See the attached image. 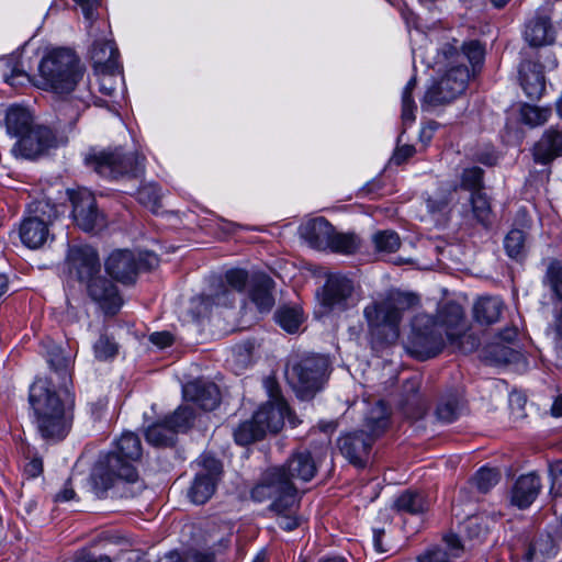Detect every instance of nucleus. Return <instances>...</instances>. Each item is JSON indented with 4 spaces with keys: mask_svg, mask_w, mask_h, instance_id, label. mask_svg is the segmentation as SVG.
I'll return each instance as SVG.
<instances>
[{
    "mask_svg": "<svg viewBox=\"0 0 562 562\" xmlns=\"http://www.w3.org/2000/svg\"><path fill=\"white\" fill-rule=\"evenodd\" d=\"M519 75L525 93L531 99L540 98L546 89L543 67L537 63L524 61Z\"/></svg>",
    "mask_w": 562,
    "mask_h": 562,
    "instance_id": "c85d7f7f",
    "label": "nucleus"
},
{
    "mask_svg": "<svg viewBox=\"0 0 562 562\" xmlns=\"http://www.w3.org/2000/svg\"><path fill=\"white\" fill-rule=\"evenodd\" d=\"M251 499L262 503L271 499L268 510L276 518L277 525L284 531L299 528L304 519L299 514L300 498L294 483L283 477L279 468L268 469L251 492Z\"/></svg>",
    "mask_w": 562,
    "mask_h": 562,
    "instance_id": "7ed1b4c3",
    "label": "nucleus"
},
{
    "mask_svg": "<svg viewBox=\"0 0 562 562\" xmlns=\"http://www.w3.org/2000/svg\"><path fill=\"white\" fill-rule=\"evenodd\" d=\"M464 529L472 539H482L487 532V529L477 522V518H468Z\"/></svg>",
    "mask_w": 562,
    "mask_h": 562,
    "instance_id": "0e129e2a",
    "label": "nucleus"
},
{
    "mask_svg": "<svg viewBox=\"0 0 562 562\" xmlns=\"http://www.w3.org/2000/svg\"><path fill=\"white\" fill-rule=\"evenodd\" d=\"M149 340L159 348H166L172 345L173 336L168 331H156L149 336Z\"/></svg>",
    "mask_w": 562,
    "mask_h": 562,
    "instance_id": "774afa93",
    "label": "nucleus"
},
{
    "mask_svg": "<svg viewBox=\"0 0 562 562\" xmlns=\"http://www.w3.org/2000/svg\"><path fill=\"white\" fill-rule=\"evenodd\" d=\"M188 401L193 402L204 411H213L220 404V390L212 382L193 381L183 389Z\"/></svg>",
    "mask_w": 562,
    "mask_h": 562,
    "instance_id": "b1692460",
    "label": "nucleus"
},
{
    "mask_svg": "<svg viewBox=\"0 0 562 562\" xmlns=\"http://www.w3.org/2000/svg\"><path fill=\"white\" fill-rule=\"evenodd\" d=\"M88 296L105 314L115 315L123 305L117 286L101 273L85 283Z\"/></svg>",
    "mask_w": 562,
    "mask_h": 562,
    "instance_id": "2eb2a0df",
    "label": "nucleus"
},
{
    "mask_svg": "<svg viewBox=\"0 0 562 562\" xmlns=\"http://www.w3.org/2000/svg\"><path fill=\"white\" fill-rule=\"evenodd\" d=\"M137 200L153 213H158L161 206L160 188L155 183H148L140 187L137 191Z\"/></svg>",
    "mask_w": 562,
    "mask_h": 562,
    "instance_id": "c03bdc74",
    "label": "nucleus"
},
{
    "mask_svg": "<svg viewBox=\"0 0 562 562\" xmlns=\"http://www.w3.org/2000/svg\"><path fill=\"white\" fill-rule=\"evenodd\" d=\"M38 72L43 89L60 95L77 92L58 108L67 123H75L93 99L89 81L85 78V69L75 52L68 48L48 52L38 65Z\"/></svg>",
    "mask_w": 562,
    "mask_h": 562,
    "instance_id": "f257e3e1",
    "label": "nucleus"
},
{
    "mask_svg": "<svg viewBox=\"0 0 562 562\" xmlns=\"http://www.w3.org/2000/svg\"><path fill=\"white\" fill-rule=\"evenodd\" d=\"M484 357L490 362L499 366L518 361L520 352L503 342H495L485 348Z\"/></svg>",
    "mask_w": 562,
    "mask_h": 562,
    "instance_id": "4c0bfd02",
    "label": "nucleus"
},
{
    "mask_svg": "<svg viewBox=\"0 0 562 562\" xmlns=\"http://www.w3.org/2000/svg\"><path fill=\"white\" fill-rule=\"evenodd\" d=\"M526 234L524 231L513 228L504 239L506 254L513 259H519L525 255Z\"/></svg>",
    "mask_w": 562,
    "mask_h": 562,
    "instance_id": "a18cd8bd",
    "label": "nucleus"
},
{
    "mask_svg": "<svg viewBox=\"0 0 562 562\" xmlns=\"http://www.w3.org/2000/svg\"><path fill=\"white\" fill-rule=\"evenodd\" d=\"M416 301L415 295L396 291L368 304L363 310V316L370 335L381 344H394L400 337V323L404 311Z\"/></svg>",
    "mask_w": 562,
    "mask_h": 562,
    "instance_id": "39448f33",
    "label": "nucleus"
},
{
    "mask_svg": "<svg viewBox=\"0 0 562 562\" xmlns=\"http://www.w3.org/2000/svg\"><path fill=\"white\" fill-rule=\"evenodd\" d=\"M193 419L194 411L190 406H180L171 415L165 417V420L175 429L176 434L189 429Z\"/></svg>",
    "mask_w": 562,
    "mask_h": 562,
    "instance_id": "de8ad7c7",
    "label": "nucleus"
},
{
    "mask_svg": "<svg viewBox=\"0 0 562 562\" xmlns=\"http://www.w3.org/2000/svg\"><path fill=\"white\" fill-rule=\"evenodd\" d=\"M273 288L274 281L267 274H258L250 280L248 296L260 313H267L273 307Z\"/></svg>",
    "mask_w": 562,
    "mask_h": 562,
    "instance_id": "bb28decb",
    "label": "nucleus"
},
{
    "mask_svg": "<svg viewBox=\"0 0 562 562\" xmlns=\"http://www.w3.org/2000/svg\"><path fill=\"white\" fill-rule=\"evenodd\" d=\"M469 79L470 71L467 66L451 67L438 82L427 89L422 106L434 108L453 101L465 91Z\"/></svg>",
    "mask_w": 562,
    "mask_h": 562,
    "instance_id": "9d476101",
    "label": "nucleus"
},
{
    "mask_svg": "<svg viewBox=\"0 0 562 562\" xmlns=\"http://www.w3.org/2000/svg\"><path fill=\"white\" fill-rule=\"evenodd\" d=\"M447 549L434 546L418 555V562H450L451 558L460 557L463 546L457 535L450 533L445 537Z\"/></svg>",
    "mask_w": 562,
    "mask_h": 562,
    "instance_id": "7c9ffc66",
    "label": "nucleus"
},
{
    "mask_svg": "<svg viewBox=\"0 0 562 562\" xmlns=\"http://www.w3.org/2000/svg\"><path fill=\"white\" fill-rule=\"evenodd\" d=\"M390 412L384 402H376L367 413L364 426L369 430L368 436L373 438V441L380 437L389 427Z\"/></svg>",
    "mask_w": 562,
    "mask_h": 562,
    "instance_id": "f704fd0d",
    "label": "nucleus"
},
{
    "mask_svg": "<svg viewBox=\"0 0 562 562\" xmlns=\"http://www.w3.org/2000/svg\"><path fill=\"white\" fill-rule=\"evenodd\" d=\"M80 5L85 18L89 21L95 19V11L99 8L101 0H72Z\"/></svg>",
    "mask_w": 562,
    "mask_h": 562,
    "instance_id": "69168bd1",
    "label": "nucleus"
},
{
    "mask_svg": "<svg viewBox=\"0 0 562 562\" xmlns=\"http://www.w3.org/2000/svg\"><path fill=\"white\" fill-rule=\"evenodd\" d=\"M473 484L481 493H487L499 481V472L495 469L482 468L474 477Z\"/></svg>",
    "mask_w": 562,
    "mask_h": 562,
    "instance_id": "4d7b16f0",
    "label": "nucleus"
},
{
    "mask_svg": "<svg viewBox=\"0 0 562 562\" xmlns=\"http://www.w3.org/2000/svg\"><path fill=\"white\" fill-rule=\"evenodd\" d=\"M140 265L142 262L137 260V256L127 249L112 251L104 262L108 274L126 285L136 281Z\"/></svg>",
    "mask_w": 562,
    "mask_h": 562,
    "instance_id": "a211bd4d",
    "label": "nucleus"
},
{
    "mask_svg": "<svg viewBox=\"0 0 562 562\" xmlns=\"http://www.w3.org/2000/svg\"><path fill=\"white\" fill-rule=\"evenodd\" d=\"M200 463L201 470L188 490V497L195 505H203L213 496L223 472L221 461L212 456L203 454Z\"/></svg>",
    "mask_w": 562,
    "mask_h": 562,
    "instance_id": "f8f14e48",
    "label": "nucleus"
},
{
    "mask_svg": "<svg viewBox=\"0 0 562 562\" xmlns=\"http://www.w3.org/2000/svg\"><path fill=\"white\" fill-rule=\"evenodd\" d=\"M225 281L213 282L207 297L215 305L231 306L235 301L236 292H243L250 283L248 272L244 269H232L225 273Z\"/></svg>",
    "mask_w": 562,
    "mask_h": 562,
    "instance_id": "6ab92c4d",
    "label": "nucleus"
},
{
    "mask_svg": "<svg viewBox=\"0 0 562 562\" xmlns=\"http://www.w3.org/2000/svg\"><path fill=\"white\" fill-rule=\"evenodd\" d=\"M504 302L498 296H482L473 305V317L481 325H492L499 321Z\"/></svg>",
    "mask_w": 562,
    "mask_h": 562,
    "instance_id": "2f4dec72",
    "label": "nucleus"
},
{
    "mask_svg": "<svg viewBox=\"0 0 562 562\" xmlns=\"http://www.w3.org/2000/svg\"><path fill=\"white\" fill-rule=\"evenodd\" d=\"M483 169L480 167L465 168L461 175V188L471 192L483 190Z\"/></svg>",
    "mask_w": 562,
    "mask_h": 562,
    "instance_id": "603ef678",
    "label": "nucleus"
},
{
    "mask_svg": "<svg viewBox=\"0 0 562 562\" xmlns=\"http://www.w3.org/2000/svg\"><path fill=\"white\" fill-rule=\"evenodd\" d=\"M360 247V239L351 233H337L333 229L330 241L328 245L329 250L342 255H351Z\"/></svg>",
    "mask_w": 562,
    "mask_h": 562,
    "instance_id": "58836bf2",
    "label": "nucleus"
},
{
    "mask_svg": "<svg viewBox=\"0 0 562 562\" xmlns=\"http://www.w3.org/2000/svg\"><path fill=\"white\" fill-rule=\"evenodd\" d=\"M283 472V477L294 483L295 480L301 482L311 481L316 472L317 464L310 451H296L288 461L278 467Z\"/></svg>",
    "mask_w": 562,
    "mask_h": 562,
    "instance_id": "4be33fe9",
    "label": "nucleus"
},
{
    "mask_svg": "<svg viewBox=\"0 0 562 562\" xmlns=\"http://www.w3.org/2000/svg\"><path fill=\"white\" fill-rule=\"evenodd\" d=\"M48 363L57 378L58 385L69 386L71 384L69 360L59 351H52L48 357Z\"/></svg>",
    "mask_w": 562,
    "mask_h": 562,
    "instance_id": "49530a36",
    "label": "nucleus"
},
{
    "mask_svg": "<svg viewBox=\"0 0 562 562\" xmlns=\"http://www.w3.org/2000/svg\"><path fill=\"white\" fill-rule=\"evenodd\" d=\"M474 220L485 228L492 225V207L488 196L483 192H473L470 196Z\"/></svg>",
    "mask_w": 562,
    "mask_h": 562,
    "instance_id": "e433bc0d",
    "label": "nucleus"
},
{
    "mask_svg": "<svg viewBox=\"0 0 562 562\" xmlns=\"http://www.w3.org/2000/svg\"><path fill=\"white\" fill-rule=\"evenodd\" d=\"M393 508L401 514L419 515L429 508V503L419 491L406 490L393 503Z\"/></svg>",
    "mask_w": 562,
    "mask_h": 562,
    "instance_id": "473e14b6",
    "label": "nucleus"
},
{
    "mask_svg": "<svg viewBox=\"0 0 562 562\" xmlns=\"http://www.w3.org/2000/svg\"><path fill=\"white\" fill-rule=\"evenodd\" d=\"M145 161L143 154L123 147L108 148L86 157V164L97 173L113 180L142 178L145 173Z\"/></svg>",
    "mask_w": 562,
    "mask_h": 562,
    "instance_id": "423d86ee",
    "label": "nucleus"
},
{
    "mask_svg": "<svg viewBox=\"0 0 562 562\" xmlns=\"http://www.w3.org/2000/svg\"><path fill=\"white\" fill-rule=\"evenodd\" d=\"M115 75H120V72L102 71L100 91L105 95H112L115 91V80L113 78Z\"/></svg>",
    "mask_w": 562,
    "mask_h": 562,
    "instance_id": "338daca9",
    "label": "nucleus"
},
{
    "mask_svg": "<svg viewBox=\"0 0 562 562\" xmlns=\"http://www.w3.org/2000/svg\"><path fill=\"white\" fill-rule=\"evenodd\" d=\"M269 401L261 405L254 414L255 422L267 432L277 434L284 425V418L289 414L286 402L281 395V390L274 378H267L263 381Z\"/></svg>",
    "mask_w": 562,
    "mask_h": 562,
    "instance_id": "9b49d317",
    "label": "nucleus"
},
{
    "mask_svg": "<svg viewBox=\"0 0 562 562\" xmlns=\"http://www.w3.org/2000/svg\"><path fill=\"white\" fill-rule=\"evenodd\" d=\"M449 344L463 353H470L480 346V339L467 327V329L460 330V334L458 333L454 341H449Z\"/></svg>",
    "mask_w": 562,
    "mask_h": 562,
    "instance_id": "13d9d810",
    "label": "nucleus"
},
{
    "mask_svg": "<svg viewBox=\"0 0 562 562\" xmlns=\"http://www.w3.org/2000/svg\"><path fill=\"white\" fill-rule=\"evenodd\" d=\"M445 347L442 331L430 315H417L412 323L408 352L418 360H427L439 355Z\"/></svg>",
    "mask_w": 562,
    "mask_h": 562,
    "instance_id": "1a4fd4ad",
    "label": "nucleus"
},
{
    "mask_svg": "<svg viewBox=\"0 0 562 562\" xmlns=\"http://www.w3.org/2000/svg\"><path fill=\"white\" fill-rule=\"evenodd\" d=\"M177 434L175 429L164 419L150 425L146 430L147 441L156 447L172 446Z\"/></svg>",
    "mask_w": 562,
    "mask_h": 562,
    "instance_id": "c9c22d12",
    "label": "nucleus"
},
{
    "mask_svg": "<svg viewBox=\"0 0 562 562\" xmlns=\"http://www.w3.org/2000/svg\"><path fill=\"white\" fill-rule=\"evenodd\" d=\"M329 359L323 355H305L286 369V379L302 397L313 396L328 378Z\"/></svg>",
    "mask_w": 562,
    "mask_h": 562,
    "instance_id": "0eeeda50",
    "label": "nucleus"
},
{
    "mask_svg": "<svg viewBox=\"0 0 562 562\" xmlns=\"http://www.w3.org/2000/svg\"><path fill=\"white\" fill-rule=\"evenodd\" d=\"M72 204V217L76 224L85 232H92L104 225V218L98 211L92 192L87 189L69 191Z\"/></svg>",
    "mask_w": 562,
    "mask_h": 562,
    "instance_id": "4468645a",
    "label": "nucleus"
},
{
    "mask_svg": "<svg viewBox=\"0 0 562 562\" xmlns=\"http://www.w3.org/2000/svg\"><path fill=\"white\" fill-rule=\"evenodd\" d=\"M94 356L97 359L105 361L113 359L119 352V345L113 338L103 334L93 345Z\"/></svg>",
    "mask_w": 562,
    "mask_h": 562,
    "instance_id": "864d4df0",
    "label": "nucleus"
},
{
    "mask_svg": "<svg viewBox=\"0 0 562 562\" xmlns=\"http://www.w3.org/2000/svg\"><path fill=\"white\" fill-rule=\"evenodd\" d=\"M74 562H112V559L106 554L94 555L87 549H81L75 552L72 557Z\"/></svg>",
    "mask_w": 562,
    "mask_h": 562,
    "instance_id": "e2e57ef3",
    "label": "nucleus"
},
{
    "mask_svg": "<svg viewBox=\"0 0 562 562\" xmlns=\"http://www.w3.org/2000/svg\"><path fill=\"white\" fill-rule=\"evenodd\" d=\"M461 409V402L458 395L450 394L442 397L437 406L436 415L443 423L454 422Z\"/></svg>",
    "mask_w": 562,
    "mask_h": 562,
    "instance_id": "37998d69",
    "label": "nucleus"
},
{
    "mask_svg": "<svg viewBox=\"0 0 562 562\" xmlns=\"http://www.w3.org/2000/svg\"><path fill=\"white\" fill-rule=\"evenodd\" d=\"M541 488L538 475L530 473L517 479L512 491V504L520 509L529 507Z\"/></svg>",
    "mask_w": 562,
    "mask_h": 562,
    "instance_id": "cd10ccee",
    "label": "nucleus"
},
{
    "mask_svg": "<svg viewBox=\"0 0 562 562\" xmlns=\"http://www.w3.org/2000/svg\"><path fill=\"white\" fill-rule=\"evenodd\" d=\"M5 127L9 135L21 138L33 127L31 113L22 106H10L5 114Z\"/></svg>",
    "mask_w": 562,
    "mask_h": 562,
    "instance_id": "72a5a7b5",
    "label": "nucleus"
},
{
    "mask_svg": "<svg viewBox=\"0 0 562 562\" xmlns=\"http://www.w3.org/2000/svg\"><path fill=\"white\" fill-rule=\"evenodd\" d=\"M375 249L380 252H395L401 246L397 233L393 231H381L373 235Z\"/></svg>",
    "mask_w": 562,
    "mask_h": 562,
    "instance_id": "8fccbe9b",
    "label": "nucleus"
},
{
    "mask_svg": "<svg viewBox=\"0 0 562 562\" xmlns=\"http://www.w3.org/2000/svg\"><path fill=\"white\" fill-rule=\"evenodd\" d=\"M142 451L139 437L132 431L123 432L114 448L98 462L90 476L94 494L103 497L117 481L136 482L138 473L134 462L139 460Z\"/></svg>",
    "mask_w": 562,
    "mask_h": 562,
    "instance_id": "20e7f679",
    "label": "nucleus"
},
{
    "mask_svg": "<svg viewBox=\"0 0 562 562\" xmlns=\"http://www.w3.org/2000/svg\"><path fill=\"white\" fill-rule=\"evenodd\" d=\"M265 437L262 428H259L255 418L243 422L234 430V438L237 445L247 446Z\"/></svg>",
    "mask_w": 562,
    "mask_h": 562,
    "instance_id": "a19ab883",
    "label": "nucleus"
},
{
    "mask_svg": "<svg viewBox=\"0 0 562 562\" xmlns=\"http://www.w3.org/2000/svg\"><path fill=\"white\" fill-rule=\"evenodd\" d=\"M419 387H420V378L417 375H414L404 382V384H403V395H404L403 405L404 406L412 403V404H416L418 406V409L422 411V406L419 404V400L417 396Z\"/></svg>",
    "mask_w": 562,
    "mask_h": 562,
    "instance_id": "bf43d9fd",
    "label": "nucleus"
},
{
    "mask_svg": "<svg viewBox=\"0 0 562 562\" xmlns=\"http://www.w3.org/2000/svg\"><path fill=\"white\" fill-rule=\"evenodd\" d=\"M29 402L34 423L44 439L61 440L70 430L75 395L69 386L58 385L54 378H40L30 386Z\"/></svg>",
    "mask_w": 562,
    "mask_h": 562,
    "instance_id": "f03ea898",
    "label": "nucleus"
},
{
    "mask_svg": "<svg viewBox=\"0 0 562 562\" xmlns=\"http://www.w3.org/2000/svg\"><path fill=\"white\" fill-rule=\"evenodd\" d=\"M277 323L288 333H296L303 323V313L299 307L284 306L276 313Z\"/></svg>",
    "mask_w": 562,
    "mask_h": 562,
    "instance_id": "79ce46f5",
    "label": "nucleus"
},
{
    "mask_svg": "<svg viewBox=\"0 0 562 562\" xmlns=\"http://www.w3.org/2000/svg\"><path fill=\"white\" fill-rule=\"evenodd\" d=\"M373 438L363 430L353 431L338 439L341 454L355 467L364 468L369 461Z\"/></svg>",
    "mask_w": 562,
    "mask_h": 562,
    "instance_id": "aec40b11",
    "label": "nucleus"
},
{
    "mask_svg": "<svg viewBox=\"0 0 562 562\" xmlns=\"http://www.w3.org/2000/svg\"><path fill=\"white\" fill-rule=\"evenodd\" d=\"M416 77H412L402 92V119L404 123H412L415 121L416 104L413 100L412 93L416 88Z\"/></svg>",
    "mask_w": 562,
    "mask_h": 562,
    "instance_id": "09e8293b",
    "label": "nucleus"
},
{
    "mask_svg": "<svg viewBox=\"0 0 562 562\" xmlns=\"http://www.w3.org/2000/svg\"><path fill=\"white\" fill-rule=\"evenodd\" d=\"M452 201V191L439 189L426 200V206L431 214H442L448 211Z\"/></svg>",
    "mask_w": 562,
    "mask_h": 562,
    "instance_id": "3c124183",
    "label": "nucleus"
},
{
    "mask_svg": "<svg viewBox=\"0 0 562 562\" xmlns=\"http://www.w3.org/2000/svg\"><path fill=\"white\" fill-rule=\"evenodd\" d=\"M521 121L530 127L546 124L552 115L550 106L524 104L520 110Z\"/></svg>",
    "mask_w": 562,
    "mask_h": 562,
    "instance_id": "ea45409f",
    "label": "nucleus"
},
{
    "mask_svg": "<svg viewBox=\"0 0 562 562\" xmlns=\"http://www.w3.org/2000/svg\"><path fill=\"white\" fill-rule=\"evenodd\" d=\"M3 78L10 86L18 87L29 80V75L23 69L19 68L18 65H14L10 69V72L3 74Z\"/></svg>",
    "mask_w": 562,
    "mask_h": 562,
    "instance_id": "680f3d73",
    "label": "nucleus"
},
{
    "mask_svg": "<svg viewBox=\"0 0 562 562\" xmlns=\"http://www.w3.org/2000/svg\"><path fill=\"white\" fill-rule=\"evenodd\" d=\"M532 157L540 165H549L562 157V128L550 126L544 130L532 147Z\"/></svg>",
    "mask_w": 562,
    "mask_h": 562,
    "instance_id": "412c9836",
    "label": "nucleus"
},
{
    "mask_svg": "<svg viewBox=\"0 0 562 562\" xmlns=\"http://www.w3.org/2000/svg\"><path fill=\"white\" fill-rule=\"evenodd\" d=\"M56 217V206L47 201H36L30 204L19 225L22 244L30 249L43 247L49 238H53L49 226Z\"/></svg>",
    "mask_w": 562,
    "mask_h": 562,
    "instance_id": "6e6552de",
    "label": "nucleus"
},
{
    "mask_svg": "<svg viewBox=\"0 0 562 562\" xmlns=\"http://www.w3.org/2000/svg\"><path fill=\"white\" fill-rule=\"evenodd\" d=\"M334 226L324 217H316L301 227V236L314 249L328 248Z\"/></svg>",
    "mask_w": 562,
    "mask_h": 562,
    "instance_id": "a878e982",
    "label": "nucleus"
},
{
    "mask_svg": "<svg viewBox=\"0 0 562 562\" xmlns=\"http://www.w3.org/2000/svg\"><path fill=\"white\" fill-rule=\"evenodd\" d=\"M119 50L112 41L94 42L91 48V58L101 71L121 72L117 61Z\"/></svg>",
    "mask_w": 562,
    "mask_h": 562,
    "instance_id": "c756f323",
    "label": "nucleus"
},
{
    "mask_svg": "<svg viewBox=\"0 0 562 562\" xmlns=\"http://www.w3.org/2000/svg\"><path fill=\"white\" fill-rule=\"evenodd\" d=\"M544 283L550 286L554 296L562 301V265L559 261H552L548 266Z\"/></svg>",
    "mask_w": 562,
    "mask_h": 562,
    "instance_id": "5fc2aeb1",
    "label": "nucleus"
},
{
    "mask_svg": "<svg viewBox=\"0 0 562 562\" xmlns=\"http://www.w3.org/2000/svg\"><path fill=\"white\" fill-rule=\"evenodd\" d=\"M551 479V493L554 496L562 495V460H554L549 464Z\"/></svg>",
    "mask_w": 562,
    "mask_h": 562,
    "instance_id": "052dcab7",
    "label": "nucleus"
},
{
    "mask_svg": "<svg viewBox=\"0 0 562 562\" xmlns=\"http://www.w3.org/2000/svg\"><path fill=\"white\" fill-rule=\"evenodd\" d=\"M65 263L69 274L82 284L101 272L99 255L88 245L69 246Z\"/></svg>",
    "mask_w": 562,
    "mask_h": 562,
    "instance_id": "ddd939ff",
    "label": "nucleus"
},
{
    "mask_svg": "<svg viewBox=\"0 0 562 562\" xmlns=\"http://www.w3.org/2000/svg\"><path fill=\"white\" fill-rule=\"evenodd\" d=\"M524 36L526 42L533 47L553 43L554 30L550 16L537 11L535 16L526 23Z\"/></svg>",
    "mask_w": 562,
    "mask_h": 562,
    "instance_id": "393cba45",
    "label": "nucleus"
},
{
    "mask_svg": "<svg viewBox=\"0 0 562 562\" xmlns=\"http://www.w3.org/2000/svg\"><path fill=\"white\" fill-rule=\"evenodd\" d=\"M462 54L467 57L472 65L473 72L481 68L484 61L485 49L484 46L476 40L463 43Z\"/></svg>",
    "mask_w": 562,
    "mask_h": 562,
    "instance_id": "6e6d98bb",
    "label": "nucleus"
},
{
    "mask_svg": "<svg viewBox=\"0 0 562 562\" xmlns=\"http://www.w3.org/2000/svg\"><path fill=\"white\" fill-rule=\"evenodd\" d=\"M353 282L341 274H331L328 277L322 293V304L328 310L345 311L355 305Z\"/></svg>",
    "mask_w": 562,
    "mask_h": 562,
    "instance_id": "f3484780",
    "label": "nucleus"
},
{
    "mask_svg": "<svg viewBox=\"0 0 562 562\" xmlns=\"http://www.w3.org/2000/svg\"><path fill=\"white\" fill-rule=\"evenodd\" d=\"M56 137L53 131L46 126H33L21 136L13 145L11 151L15 157L34 159L54 147Z\"/></svg>",
    "mask_w": 562,
    "mask_h": 562,
    "instance_id": "dca6fc26",
    "label": "nucleus"
},
{
    "mask_svg": "<svg viewBox=\"0 0 562 562\" xmlns=\"http://www.w3.org/2000/svg\"><path fill=\"white\" fill-rule=\"evenodd\" d=\"M440 330H445L448 341H454L460 330L467 329V321L462 306L456 302H448L439 307L434 317Z\"/></svg>",
    "mask_w": 562,
    "mask_h": 562,
    "instance_id": "5701e85b",
    "label": "nucleus"
}]
</instances>
